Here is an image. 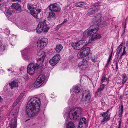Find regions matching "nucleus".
Masks as SVG:
<instances>
[{
    "label": "nucleus",
    "mask_w": 128,
    "mask_h": 128,
    "mask_svg": "<svg viewBox=\"0 0 128 128\" xmlns=\"http://www.w3.org/2000/svg\"><path fill=\"white\" fill-rule=\"evenodd\" d=\"M5 14H7L8 15H11L12 14V13L11 9H9L7 10H6L5 11Z\"/></svg>",
    "instance_id": "72a5a7b5"
},
{
    "label": "nucleus",
    "mask_w": 128,
    "mask_h": 128,
    "mask_svg": "<svg viewBox=\"0 0 128 128\" xmlns=\"http://www.w3.org/2000/svg\"><path fill=\"white\" fill-rule=\"evenodd\" d=\"M45 76L42 74L40 75L38 78L37 80L42 84H43L45 80Z\"/></svg>",
    "instance_id": "f3484780"
},
{
    "label": "nucleus",
    "mask_w": 128,
    "mask_h": 128,
    "mask_svg": "<svg viewBox=\"0 0 128 128\" xmlns=\"http://www.w3.org/2000/svg\"><path fill=\"white\" fill-rule=\"evenodd\" d=\"M116 69L118 70V63L117 62H116Z\"/></svg>",
    "instance_id": "49530a36"
},
{
    "label": "nucleus",
    "mask_w": 128,
    "mask_h": 128,
    "mask_svg": "<svg viewBox=\"0 0 128 128\" xmlns=\"http://www.w3.org/2000/svg\"><path fill=\"white\" fill-rule=\"evenodd\" d=\"M119 124L118 125V128H120V125L121 123V119H120L119 121Z\"/></svg>",
    "instance_id": "c03bdc74"
},
{
    "label": "nucleus",
    "mask_w": 128,
    "mask_h": 128,
    "mask_svg": "<svg viewBox=\"0 0 128 128\" xmlns=\"http://www.w3.org/2000/svg\"><path fill=\"white\" fill-rule=\"evenodd\" d=\"M81 51L85 57L88 56L90 52V49L88 47H86L84 48Z\"/></svg>",
    "instance_id": "4468645a"
},
{
    "label": "nucleus",
    "mask_w": 128,
    "mask_h": 128,
    "mask_svg": "<svg viewBox=\"0 0 128 128\" xmlns=\"http://www.w3.org/2000/svg\"><path fill=\"white\" fill-rule=\"evenodd\" d=\"M12 7L19 12H20L22 11L20 5L18 3L13 4H12Z\"/></svg>",
    "instance_id": "2eb2a0df"
},
{
    "label": "nucleus",
    "mask_w": 128,
    "mask_h": 128,
    "mask_svg": "<svg viewBox=\"0 0 128 128\" xmlns=\"http://www.w3.org/2000/svg\"><path fill=\"white\" fill-rule=\"evenodd\" d=\"M92 61L94 62H96V60H95L94 59H91Z\"/></svg>",
    "instance_id": "3c124183"
},
{
    "label": "nucleus",
    "mask_w": 128,
    "mask_h": 128,
    "mask_svg": "<svg viewBox=\"0 0 128 128\" xmlns=\"http://www.w3.org/2000/svg\"><path fill=\"white\" fill-rule=\"evenodd\" d=\"M42 85V84L38 81L37 80L36 82H35L34 84V86L35 88H38L40 86H41Z\"/></svg>",
    "instance_id": "b1692460"
},
{
    "label": "nucleus",
    "mask_w": 128,
    "mask_h": 128,
    "mask_svg": "<svg viewBox=\"0 0 128 128\" xmlns=\"http://www.w3.org/2000/svg\"><path fill=\"white\" fill-rule=\"evenodd\" d=\"M103 88H98V92H99V91H100L102 90Z\"/></svg>",
    "instance_id": "8fccbe9b"
},
{
    "label": "nucleus",
    "mask_w": 128,
    "mask_h": 128,
    "mask_svg": "<svg viewBox=\"0 0 128 128\" xmlns=\"http://www.w3.org/2000/svg\"><path fill=\"white\" fill-rule=\"evenodd\" d=\"M110 110V109H108L106 112H103L102 114V116L103 117H104L106 115L108 114Z\"/></svg>",
    "instance_id": "4c0bfd02"
},
{
    "label": "nucleus",
    "mask_w": 128,
    "mask_h": 128,
    "mask_svg": "<svg viewBox=\"0 0 128 128\" xmlns=\"http://www.w3.org/2000/svg\"><path fill=\"white\" fill-rule=\"evenodd\" d=\"M18 110H16V112H15V113L14 114H13L14 115H17V113L18 112Z\"/></svg>",
    "instance_id": "09e8293b"
},
{
    "label": "nucleus",
    "mask_w": 128,
    "mask_h": 128,
    "mask_svg": "<svg viewBox=\"0 0 128 128\" xmlns=\"http://www.w3.org/2000/svg\"><path fill=\"white\" fill-rule=\"evenodd\" d=\"M54 58L53 57L52 59H51L49 61V63L52 66H54L57 64L56 62H55L56 61L55 60H54Z\"/></svg>",
    "instance_id": "c756f323"
},
{
    "label": "nucleus",
    "mask_w": 128,
    "mask_h": 128,
    "mask_svg": "<svg viewBox=\"0 0 128 128\" xmlns=\"http://www.w3.org/2000/svg\"><path fill=\"white\" fill-rule=\"evenodd\" d=\"M6 31L7 32V34H10V31L9 30L6 29V30L5 31L6 32Z\"/></svg>",
    "instance_id": "de8ad7c7"
},
{
    "label": "nucleus",
    "mask_w": 128,
    "mask_h": 128,
    "mask_svg": "<svg viewBox=\"0 0 128 128\" xmlns=\"http://www.w3.org/2000/svg\"><path fill=\"white\" fill-rule=\"evenodd\" d=\"M88 64V60L85 58H83L82 61L79 62L78 64V66L82 69H83L84 68H86Z\"/></svg>",
    "instance_id": "9b49d317"
},
{
    "label": "nucleus",
    "mask_w": 128,
    "mask_h": 128,
    "mask_svg": "<svg viewBox=\"0 0 128 128\" xmlns=\"http://www.w3.org/2000/svg\"><path fill=\"white\" fill-rule=\"evenodd\" d=\"M91 96L89 92H87L85 97L84 101L86 103H88L90 102Z\"/></svg>",
    "instance_id": "dca6fc26"
},
{
    "label": "nucleus",
    "mask_w": 128,
    "mask_h": 128,
    "mask_svg": "<svg viewBox=\"0 0 128 128\" xmlns=\"http://www.w3.org/2000/svg\"><path fill=\"white\" fill-rule=\"evenodd\" d=\"M110 114H107L105 116L102 120V122H103L105 121H108L110 118Z\"/></svg>",
    "instance_id": "5701e85b"
},
{
    "label": "nucleus",
    "mask_w": 128,
    "mask_h": 128,
    "mask_svg": "<svg viewBox=\"0 0 128 128\" xmlns=\"http://www.w3.org/2000/svg\"><path fill=\"white\" fill-rule=\"evenodd\" d=\"M11 128H16L15 126H14V127H12V126Z\"/></svg>",
    "instance_id": "5fc2aeb1"
},
{
    "label": "nucleus",
    "mask_w": 128,
    "mask_h": 128,
    "mask_svg": "<svg viewBox=\"0 0 128 128\" xmlns=\"http://www.w3.org/2000/svg\"><path fill=\"white\" fill-rule=\"evenodd\" d=\"M112 53L110 55V56H109L108 59V60H107V64H109V63L110 60L111 58H112Z\"/></svg>",
    "instance_id": "58836bf2"
},
{
    "label": "nucleus",
    "mask_w": 128,
    "mask_h": 128,
    "mask_svg": "<svg viewBox=\"0 0 128 128\" xmlns=\"http://www.w3.org/2000/svg\"><path fill=\"white\" fill-rule=\"evenodd\" d=\"M24 94L22 93L20 95V96H24Z\"/></svg>",
    "instance_id": "603ef678"
},
{
    "label": "nucleus",
    "mask_w": 128,
    "mask_h": 128,
    "mask_svg": "<svg viewBox=\"0 0 128 128\" xmlns=\"http://www.w3.org/2000/svg\"><path fill=\"white\" fill-rule=\"evenodd\" d=\"M84 123L86 124V120L84 118H82L80 120V122L79 123V128H81V125Z\"/></svg>",
    "instance_id": "412c9836"
},
{
    "label": "nucleus",
    "mask_w": 128,
    "mask_h": 128,
    "mask_svg": "<svg viewBox=\"0 0 128 128\" xmlns=\"http://www.w3.org/2000/svg\"><path fill=\"white\" fill-rule=\"evenodd\" d=\"M79 41L80 43V44H81V46H83V47L85 46L88 43L86 41L84 40H81Z\"/></svg>",
    "instance_id": "cd10ccee"
},
{
    "label": "nucleus",
    "mask_w": 128,
    "mask_h": 128,
    "mask_svg": "<svg viewBox=\"0 0 128 128\" xmlns=\"http://www.w3.org/2000/svg\"><path fill=\"white\" fill-rule=\"evenodd\" d=\"M95 26L94 25L90 26L83 33L82 36L83 37L82 38H86L88 36L92 35L90 38V40L89 41L88 43H91L92 41L100 39L101 37L100 34H99L93 35L97 32L98 29V27Z\"/></svg>",
    "instance_id": "7ed1b4c3"
},
{
    "label": "nucleus",
    "mask_w": 128,
    "mask_h": 128,
    "mask_svg": "<svg viewBox=\"0 0 128 128\" xmlns=\"http://www.w3.org/2000/svg\"><path fill=\"white\" fill-rule=\"evenodd\" d=\"M127 80L126 76L125 74H123L122 76V83L125 82Z\"/></svg>",
    "instance_id": "c9c22d12"
},
{
    "label": "nucleus",
    "mask_w": 128,
    "mask_h": 128,
    "mask_svg": "<svg viewBox=\"0 0 128 128\" xmlns=\"http://www.w3.org/2000/svg\"><path fill=\"white\" fill-rule=\"evenodd\" d=\"M19 70H20V72H21L22 71V70L21 69H20Z\"/></svg>",
    "instance_id": "6e6d98bb"
},
{
    "label": "nucleus",
    "mask_w": 128,
    "mask_h": 128,
    "mask_svg": "<svg viewBox=\"0 0 128 128\" xmlns=\"http://www.w3.org/2000/svg\"><path fill=\"white\" fill-rule=\"evenodd\" d=\"M55 14L52 11L49 12V15L48 16V18H54L55 17Z\"/></svg>",
    "instance_id": "473e14b6"
},
{
    "label": "nucleus",
    "mask_w": 128,
    "mask_h": 128,
    "mask_svg": "<svg viewBox=\"0 0 128 128\" xmlns=\"http://www.w3.org/2000/svg\"><path fill=\"white\" fill-rule=\"evenodd\" d=\"M77 56L79 58L85 57L81 50L78 54Z\"/></svg>",
    "instance_id": "7c9ffc66"
},
{
    "label": "nucleus",
    "mask_w": 128,
    "mask_h": 128,
    "mask_svg": "<svg viewBox=\"0 0 128 128\" xmlns=\"http://www.w3.org/2000/svg\"><path fill=\"white\" fill-rule=\"evenodd\" d=\"M62 45L61 44H59L56 45V50L57 53H59L63 48Z\"/></svg>",
    "instance_id": "6ab92c4d"
},
{
    "label": "nucleus",
    "mask_w": 128,
    "mask_h": 128,
    "mask_svg": "<svg viewBox=\"0 0 128 128\" xmlns=\"http://www.w3.org/2000/svg\"><path fill=\"white\" fill-rule=\"evenodd\" d=\"M38 25L42 28L44 30V32H47L49 29L50 28L48 26L45 21L40 22Z\"/></svg>",
    "instance_id": "9d476101"
},
{
    "label": "nucleus",
    "mask_w": 128,
    "mask_h": 128,
    "mask_svg": "<svg viewBox=\"0 0 128 128\" xmlns=\"http://www.w3.org/2000/svg\"><path fill=\"white\" fill-rule=\"evenodd\" d=\"M10 87L12 88L17 87L18 86V82L16 81H12L9 84Z\"/></svg>",
    "instance_id": "a211bd4d"
},
{
    "label": "nucleus",
    "mask_w": 128,
    "mask_h": 128,
    "mask_svg": "<svg viewBox=\"0 0 128 128\" xmlns=\"http://www.w3.org/2000/svg\"><path fill=\"white\" fill-rule=\"evenodd\" d=\"M85 4V2H80L75 4V6L77 7H80L84 6Z\"/></svg>",
    "instance_id": "a878e982"
},
{
    "label": "nucleus",
    "mask_w": 128,
    "mask_h": 128,
    "mask_svg": "<svg viewBox=\"0 0 128 128\" xmlns=\"http://www.w3.org/2000/svg\"><path fill=\"white\" fill-rule=\"evenodd\" d=\"M72 89L73 90V91H74V92L75 93H78L80 90V88H72ZM70 90L71 92H72L73 90Z\"/></svg>",
    "instance_id": "f704fd0d"
},
{
    "label": "nucleus",
    "mask_w": 128,
    "mask_h": 128,
    "mask_svg": "<svg viewBox=\"0 0 128 128\" xmlns=\"http://www.w3.org/2000/svg\"><path fill=\"white\" fill-rule=\"evenodd\" d=\"M40 99L37 97L30 98L28 100L26 108V112L29 117L35 116L40 110Z\"/></svg>",
    "instance_id": "f257e3e1"
},
{
    "label": "nucleus",
    "mask_w": 128,
    "mask_h": 128,
    "mask_svg": "<svg viewBox=\"0 0 128 128\" xmlns=\"http://www.w3.org/2000/svg\"><path fill=\"white\" fill-rule=\"evenodd\" d=\"M82 109L80 108H76L71 110L69 113L68 116L71 119L79 120L81 116Z\"/></svg>",
    "instance_id": "20e7f679"
},
{
    "label": "nucleus",
    "mask_w": 128,
    "mask_h": 128,
    "mask_svg": "<svg viewBox=\"0 0 128 128\" xmlns=\"http://www.w3.org/2000/svg\"><path fill=\"white\" fill-rule=\"evenodd\" d=\"M102 15L101 14H98L93 17V22H94L96 24V23L98 24L101 22Z\"/></svg>",
    "instance_id": "ddd939ff"
},
{
    "label": "nucleus",
    "mask_w": 128,
    "mask_h": 128,
    "mask_svg": "<svg viewBox=\"0 0 128 128\" xmlns=\"http://www.w3.org/2000/svg\"><path fill=\"white\" fill-rule=\"evenodd\" d=\"M43 96L44 97V99L45 98V95H43Z\"/></svg>",
    "instance_id": "4d7b16f0"
},
{
    "label": "nucleus",
    "mask_w": 128,
    "mask_h": 128,
    "mask_svg": "<svg viewBox=\"0 0 128 128\" xmlns=\"http://www.w3.org/2000/svg\"><path fill=\"white\" fill-rule=\"evenodd\" d=\"M67 128H74V124L72 122H69L67 125Z\"/></svg>",
    "instance_id": "c85d7f7f"
},
{
    "label": "nucleus",
    "mask_w": 128,
    "mask_h": 128,
    "mask_svg": "<svg viewBox=\"0 0 128 128\" xmlns=\"http://www.w3.org/2000/svg\"><path fill=\"white\" fill-rule=\"evenodd\" d=\"M125 49L126 48L124 47L123 49V52L121 55V56H122L124 54H126V52L125 50Z\"/></svg>",
    "instance_id": "79ce46f5"
},
{
    "label": "nucleus",
    "mask_w": 128,
    "mask_h": 128,
    "mask_svg": "<svg viewBox=\"0 0 128 128\" xmlns=\"http://www.w3.org/2000/svg\"><path fill=\"white\" fill-rule=\"evenodd\" d=\"M43 52H40L37 54L39 56L42 55L41 58H40L37 60V63H31L28 65L27 68V72L30 75H32L35 72L36 70L38 68H41L40 67L42 66V63L44 61V55H42Z\"/></svg>",
    "instance_id": "f03ea898"
},
{
    "label": "nucleus",
    "mask_w": 128,
    "mask_h": 128,
    "mask_svg": "<svg viewBox=\"0 0 128 128\" xmlns=\"http://www.w3.org/2000/svg\"><path fill=\"white\" fill-rule=\"evenodd\" d=\"M123 45V44L122 43L119 46L118 48L116 50L117 54H119L122 51V46Z\"/></svg>",
    "instance_id": "bb28decb"
},
{
    "label": "nucleus",
    "mask_w": 128,
    "mask_h": 128,
    "mask_svg": "<svg viewBox=\"0 0 128 128\" xmlns=\"http://www.w3.org/2000/svg\"><path fill=\"white\" fill-rule=\"evenodd\" d=\"M27 7L28 9L30 11L31 14L35 18H38L41 16L40 12L41 11L40 9L37 10L34 8L32 4H28Z\"/></svg>",
    "instance_id": "39448f33"
},
{
    "label": "nucleus",
    "mask_w": 128,
    "mask_h": 128,
    "mask_svg": "<svg viewBox=\"0 0 128 128\" xmlns=\"http://www.w3.org/2000/svg\"><path fill=\"white\" fill-rule=\"evenodd\" d=\"M55 60V62L57 63L60 60V56L59 54H57L56 55L53 56Z\"/></svg>",
    "instance_id": "393cba45"
},
{
    "label": "nucleus",
    "mask_w": 128,
    "mask_h": 128,
    "mask_svg": "<svg viewBox=\"0 0 128 128\" xmlns=\"http://www.w3.org/2000/svg\"><path fill=\"white\" fill-rule=\"evenodd\" d=\"M74 88H80V85L79 84H76L75 86H74Z\"/></svg>",
    "instance_id": "a19ab883"
},
{
    "label": "nucleus",
    "mask_w": 128,
    "mask_h": 128,
    "mask_svg": "<svg viewBox=\"0 0 128 128\" xmlns=\"http://www.w3.org/2000/svg\"><path fill=\"white\" fill-rule=\"evenodd\" d=\"M67 21V20L66 19H65L63 22L60 25H62V24H64V23L66 22Z\"/></svg>",
    "instance_id": "a18cd8bd"
},
{
    "label": "nucleus",
    "mask_w": 128,
    "mask_h": 128,
    "mask_svg": "<svg viewBox=\"0 0 128 128\" xmlns=\"http://www.w3.org/2000/svg\"><path fill=\"white\" fill-rule=\"evenodd\" d=\"M119 110L118 111V116L119 117H120L121 116L123 113V105H120L119 107Z\"/></svg>",
    "instance_id": "aec40b11"
},
{
    "label": "nucleus",
    "mask_w": 128,
    "mask_h": 128,
    "mask_svg": "<svg viewBox=\"0 0 128 128\" xmlns=\"http://www.w3.org/2000/svg\"><path fill=\"white\" fill-rule=\"evenodd\" d=\"M50 10L52 11L59 12L60 10V6L56 3H54L50 4L49 6Z\"/></svg>",
    "instance_id": "6e6552de"
},
{
    "label": "nucleus",
    "mask_w": 128,
    "mask_h": 128,
    "mask_svg": "<svg viewBox=\"0 0 128 128\" xmlns=\"http://www.w3.org/2000/svg\"><path fill=\"white\" fill-rule=\"evenodd\" d=\"M36 32L38 34L41 33L42 32H44V30L42 28L38 25L36 29Z\"/></svg>",
    "instance_id": "4be33fe9"
},
{
    "label": "nucleus",
    "mask_w": 128,
    "mask_h": 128,
    "mask_svg": "<svg viewBox=\"0 0 128 128\" xmlns=\"http://www.w3.org/2000/svg\"><path fill=\"white\" fill-rule=\"evenodd\" d=\"M28 48H25L22 52V58L25 60H30L32 58V54L28 52Z\"/></svg>",
    "instance_id": "0eeeda50"
},
{
    "label": "nucleus",
    "mask_w": 128,
    "mask_h": 128,
    "mask_svg": "<svg viewBox=\"0 0 128 128\" xmlns=\"http://www.w3.org/2000/svg\"><path fill=\"white\" fill-rule=\"evenodd\" d=\"M2 101V98L0 96V102H1Z\"/></svg>",
    "instance_id": "864d4df0"
},
{
    "label": "nucleus",
    "mask_w": 128,
    "mask_h": 128,
    "mask_svg": "<svg viewBox=\"0 0 128 128\" xmlns=\"http://www.w3.org/2000/svg\"><path fill=\"white\" fill-rule=\"evenodd\" d=\"M100 8V6L98 5H94L91 8H90L88 12L89 14L92 15L98 11Z\"/></svg>",
    "instance_id": "1a4fd4ad"
},
{
    "label": "nucleus",
    "mask_w": 128,
    "mask_h": 128,
    "mask_svg": "<svg viewBox=\"0 0 128 128\" xmlns=\"http://www.w3.org/2000/svg\"><path fill=\"white\" fill-rule=\"evenodd\" d=\"M48 42V40L45 38H41L38 40L37 44V47L40 50L44 48L46 46Z\"/></svg>",
    "instance_id": "423d86ee"
},
{
    "label": "nucleus",
    "mask_w": 128,
    "mask_h": 128,
    "mask_svg": "<svg viewBox=\"0 0 128 128\" xmlns=\"http://www.w3.org/2000/svg\"><path fill=\"white\" fill-rule=\"evenodd\" d=\"M5 46L3 45L1 42V40H0V51L2 52L5 50Z\"/></svg>",
    "instance_id": "2f4dec72"
},
{
    "label": "nucleus",
    "mask_w": 128,
    "mask_h": 128,
    "mask_svg": "<svg viewBox=\"0 0 128 128\" xmlns=\"http://www.w3.org/2000/svg\"><path fill=\"white\" fill-rule=\"evenodd\" d=\"M8 71H10V70H8Z\"/></svg>",
    "instance_id": "13d9d810"
},
{
    "label": "nucleus",
    "mask_w": 128,
    "mask_h": 128,
    "mask_svg": "<svg viewBox=\"0 0 128 128\" xmlns=\"http://www.w3.org/2000/svg\"><path fill=\"white\" fill-rule=\"evenodd\" d=\"M107 80V78H106L105 76H104L101 79V82H104Z\"/></svg>",
    "instance_id": "ea45409f"
},
{
    "label": "nucleus",
    "mask_w": 128,
    "mask_h": 128,
    "mask_svg": "<svg viewBox=\"0 0 128 128\" xmlns=\"http://www.w3.org/2000/svg\"><path fill=\"white\" fill-rule=\"evenodd\" d=\"M71 46L74 49L78 50H80L83 47V46H81L79 41L72 42Z\"/></svg>",
    "instance_id": "f8f14e48"
},
{
    "label": "nucleus",
    "mask_w": 128,
    "mask_h": 128,
    "mask_svg": "<svg viewBox=\"0 0 128 128\" xmlns=\"http://www.w3.org/2000/svg\"><path fill=\"white\" fill-rule=\"evenodd\" d=\"M106 85L104 84H102L100 86V88H104L105 87Z\"/></svg>",
    "instance_id": "37998d69"
},
{
    "label": "nucleus",
    "mask_w": 128,
    "mask_h": 128,
    "mask_svg": "<svg viewBox=\"0 0 128 128\" xmlns=\"http://www.w3.org/2000/svg\"><path fill=\"white\" fill-rule=\"evenodd\" d=\"M20 100L18 99H17L16 100V101L14 102L13 104V106L14 107L15 106H16L17 104L19 102V101Z\"/></svg>",
    "instance_id": "e433bc0d"
}]
</instances>
